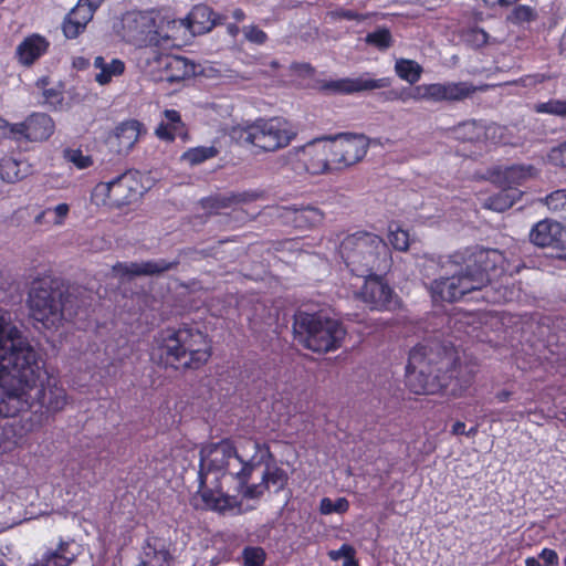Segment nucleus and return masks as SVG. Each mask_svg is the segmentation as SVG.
I'll list each match as a JSON object with an SVG mask.
<instances>
[{"label":"nucleus","instance_id":"54","mask_svg":"<svg viewBox=\"0 0 566 566\" xmlns=\"http://www.w3.org/2000/svg\"><path fill=\"white\" fill-rule=\"evenodd\" d=\"M9 138L17 142V134L14 124L9 123L7 119L0 117V139Z\"/></svg>","mask_w":566,"mask_h":566},{"label":"nucleus","instance_id":"45","mask_svg":"<svg viewBox=\"0 0 566 566\" xmlns=\"http://www.w3.org/2000/svg\"><path fill=\"white\" fill-rule=\"evenodd\" d=\"M241 557L243 566H263L266 553L261 546H245Z\"/></svg>","mask_w":566,"mask_h":566},{"label":"nucleus","instance_id":"60","mask_svg":"<svg viewBox=\"0 0 566 566\" xmlns=\"http://www.w3.org/2000/svg\"><path fill=\"white\" fill-rule=\"evenodd\" d=\"M512 396V392L509 390H501L496 394V399L499 402H506Z\"/></svg>","mask_w":566,"mask_h":566},{"label":"nucleus","instance_id":"43","mask_svg":"<svg viewBox=\"0 0 566 566\" xmlns=\"http://www.w3.org/2000/svg\"><path fill=\"white\" fill-rule=\"evenodd\" d=\"M388 240L391 247L397 251L405 252L409 249V232L401 229L399 226H396L395 228L392 224L389 226Z\"/></svg>","mask_w":566,"mask_h":566},{"label":"nucleus","instance_id":"21","mask_svg":"<svg viewBox=\"0 0 566 566\" xmlns=\"http://www.w3.org/2000/svg\"><path fill=\"white\" fill-rule=\"evenodd\" d=\"M179 260L166 261L164 259L157 261L137 262H117L113 265V273L116 276H140V275H155L176 269L179 265Z\"/></svg>","mask_w":566,"mask_h":566},{"label":"nucleus","instance_id":"28","mask_svg":"<svg viewBox=\"0 0 566 566\" xmlns=\"http://www.w3.org/2000/svg\"><path fill=\"white\" fill-rule=\"evenodd\" d=\"M165 120L161 122L155 133L164 142H174L176 137H187V127L181 119V115L176 109L164 111Z\"/></svg>","mask_w":566,"mask_h":566},{"label":"nucleus","instance_id":"62","mask_svg":"<svg viewBox=\"0 0 566 566\" xmlns=\"http://www.w3.org/2000/svg\"><path fill=\"white\" fill-rule=\"evenodd\" d=\"M228 33L235 38L240 33V28L237 25V23H229L227 27Z\"/></svg>","mask_w":566,"mask_h":566},{"label":"nucleus","instance_id":"4","mask_svg":"<svg viewBox=\"0 0 566 566\" xmlns=\"http://www.w3.org/2000/svg\"><path fill=\"white\" fill-rule=\"evenodd\" d=\"M405 382L416 395L462 397L474 382V373L462 366L452 346H415L406 366Z\"/></svg>","mask_w":566,"mask_h":566},{"label":"nucleus","instance_id":"56","mask_svg":"<svg viewBox=\"0 0 566 566\" xmlns=\"http://www.w3.org/2000/svg\"><path fill=\"white\" fill-rule=\"evenodd\" d=\"M340 552H345L347 554L343 566H358V562L355 558V551L350 545L343 544L340 546Z\"/></svg>","mask_w":566,"mask_h":566},{"label":"nucleus","instance_id":"11","mask_svg":"<svg viewBox=\"0 0 566 566\" xmlns=\"http://www.w3.org/2000/svg\"><path fill=\"white\" fill-rule=\"evenodd\" d=\"M334 171L345 170L364 159L369 140L363 134L339 133L325 135Z\"/></svg>","mask_w":566,"mask_h":566},{"label":"nucleus","instance_id":"36","mask_svg":"<svg viewBox=\"0 0 566 566\" xmlns=\"http://www.w3.org/2000/svg\"><path fill=\"white\" fill-rule=\"evenodd\" d=\"M422 71V66L413 60L398 59L395 63L397 76L410 85L416 84L420 80Z\"/></svg>","mask_w":566,"mask_h":566},{"label":"nucleus","instance_id":"33","mask_svg":"<svg viewBox=\"0 0 566 566\" xmlns=\"http://www.w3.org/2000/svg\"><path fill=\"white\" fill-rule=\"evenodd\" d=\"M94 66L101 70L95 76L96 82L101 85L108 84L113 77L120 76L125 72V63L119 59L106 62L103 56H96Z\"/></svg>","mask_w":566,"mask_h":566},{"label":"nucleus","instance_id":"52","mask_svg":"<svg viewBox=\"0 0 566 566\" xmlns=\"http://www.w3.org/2000/svg\"><path fill=\"white\" fill-rule=\"evenodd\" d=\"M549 78L551 76L547 74L534 73L521 76L517 81H515V83L525 87H533L546 82Z\"/></svg>","mask_w":566,"mask_h":566},{"label":"nucleus","instance_id":"64","mask_svg":"<svg viewBox=\"0 0 566 566\" xmlns=\"http://www.w3.org/2000/svg\"><path fill=\"white\" fill-rule=\"evenodd\" d=\"M78 2L87 3V6H90V8H92L94 11H96V9L101 6L103 0H78Z\"/></svg>","mask_w":566,"mask_h":566},{"label":"nucleus","instance_id":"15","mask_svg":"<svg viewBox=\"0 0 566 566\" xmlns=\"http://www.w3.org/2000/svg\"><path fill=\"white\" fill-rule=\"evenodd\" d=\"M17 142H46L55 132L53 118L42 112H33L23 122L14 123Z\"/></svg>","mask_w":566,"mask_h":566},{"label":"nucleus","instance_id":"61","mask_svg":"<svg viewBox=\"0 0 566 566\" xmlns=\"http://www.w3.org/2000/svg\"><path fill=\"white\" fill-rule=\"evenodd\" d=\"M232 18L235 20V22H242L245 19V12L237 8L232 11Z\"/></svg>","mask_w":566,"mask_h":566},{"label":"nucleus","instance_id":"23","mask_svg":"<svg viewBox=\"0 0 566 566\" xmlns=\"http://www.w3.org/2000/svg\"><path fill=\"white\" fill-rule=\"evenodd\" d=\"M287 481V473L282 468L274 467L270 469L268 464L266 469L262 472L261 481L252 483L247 489L245 499L260 500L271 485L275 488V492H280L286 486Z\"/></svg>","mask_w":566,"mask_h":566},{"label":"nucleus","instance_id":"39","mask_svg":"<svg viewBox=\"0 0 566 566\" xmlns=\"http://www.w3.org/2000/svg\"><path fill=\"white\" fill-rule=\"evenodd\" d=\"M63 158L81 170L90 168L94 164L92 156L84 155L81 148L66 147L63 150Z\"/></svg>","mask_w":566,"mask_h":566},{"label":"nucleus","instance_id":"1","mask_svg":"<svg viewBox=\"0 0 566 566\" xmlns=\"http://www.w3.org/2000/svg\"><path fill=\"white\" fill-rule=\"evenodd\" d=\"M6 323L0 316V417L14 418L20 412L54 413L66 405V392L54 375L44 368L42 359L18 329L4 335Z\"/></svg>","mask_w":566,"mask_h":566},{"label":"nucleus","instance_id":"5","mask_svg":"<svg viewBox=\"0 0 566 566\" xmlns=\"http://www.w3.org/2000/svg\"><path fill=\"white\" fill-rule=\"evenodd\" d=\"M212 355L208 335L199 328L184 324L160 329L153 339L150 357L165 368L197 370Z\"/></svg>","mask_w":566,"mask_h":566},{"label":"nucleus","instance_id":"57","mask_svg":"<svg viewBox=\"0 0 566 566\" xmlns=\"http://www.w3.org/2000/svg\"><path fill=\"white\" fill-rule=\"evenodd\" d=\"M553 158L558 160L563 167H566V142L553 150Z\"/></svg>","mask_w":566,"mask_h":566},{"label":"nucleus","instance_id":"38","mask_svg":"<svg viewBox=\"0 0 566 566\" xmlns=\"http://www.w3.org/2000/svg\"><path fill=\"white\" fill-rule=\"evenodd\" d=\"M22 163L13 157H3L0 159V178L9 184L21 180L25 174L21 170Z\"/></svg>","mask_w":566,"mask_h":566},{"label":"nucleus","instance_id":"6","mask_svg":"<svg viewBox=\"0 0 566 566\" xmlns=\"http://www.w3.org/2000/svg\"><path fill=\"white\" fill-rule=\"evenodd\" d=\"M28 304L32 318L46 328L59 327L62 321H72L78 313L77 298L63 282L52 275H43L32 282Z\"/></svg>","mask_w":566,"mask_h":566},{"label":"nucleus","instance_id":"16","mask_svg":"<svg viewBox=\"0 0 566 566\" xmlns=\"http://www.w3.org/2000/svg\"><path fill=\"white\" fill-rule=\"evenodd\" d=\"M386 273H374L371 275H357L364 279V285L359 292L361 301L370 306L371 310H387L391 304L392 290L384 281Z\"/></svg>","mask_w":566,"mask_h":566},{"label":"nucleus","instance_id":"37","mask_svg":"<svg viewBox=\"0 0 566 566\" xmlns=\"http://www.w3.org/2000/svg\"><path fill=\"white\" fill-rule=\"evenodd\" d=\"M219 155V149L214 146H198L187 149L181 159L191 166L202 164Z\"/></svg>","mask_w":566,"mask_h":566},{"label":"nucleus","instance_id":"26","mask_svg":"<svg viewBox=\"0 0 566 566\" xmlns=\"http://www.w3.org/2000/svg\"><path fill=\"white\" fill-rule=\"evenodd\" d=\"M155 15L156 44H154V49H157L164 43L177 40L181 30H188L185 19H176L171 14L161 13L160 11H155Z\"/></svg>","mask_w":566,"mask_h":566},{"label":"nucleus","instance_id":"7","mask_svg":"<svg viewBox=\"0 0 566 566\" xmlns=\"http://www.w3.org/2000/svg\"><path fill=\"white\" fill-rule=\"evenodd\" d=\"M349 272L357 275L387 273L392 266L391 251L385 240L368 231L346 235L338 249Z\"/></svg>","mask_w":566,"mask_h":566},{"label":"nucleus","instance_id":"55","mask_svg":"<svg viewBox=\"0 0 566 566\" xmlns=\"http://www.w3.org/2000/svg\"><path fill=\"white\" fill-rule=\"evenodd\" d=\"M333 15L338 19L354 21L359 19V13L355 10L339 8L333 12Z\"/></svg>","mask_w":566,"mask_h":566},{"label":"nucleus","instance_id":"14","mask_svg":"<svg viewBox=\"0 0 566 566\" xmlns=\"http://www.w3.org/2000/svg\"><path fill=\"white\" fill-rule=\"evenodd\" d=\"M155 23L154 10L128 11L122 17L120 35L127 43L154 49V44H156Z\"/></svg>","mask_w":566,"mask_h":566},{"label":"nucleus","instance_id":"8","mask_svg":"<svg viewBox=\"0 0 566 566\" xmlns=\"http://www.w3.org/2000/svg\"><path fill=\"white\" fill-rule=\"evenodd\" d=\"M296 136L293 125L282 117H260L244 125L233 126L230 130L231 139L238 145L253 147L262 153L285 148Z\"/></svg>","mask_w":566,"mask_h":566},{"label":"nucleus","instance_id":"2","mask_svg":"<svg viewBox=\"0 0 566 566\" xmlns=\"http://www.w3.org/2000/svg\"><path fill=\"white\" fill-rule=\"evenodd\" d=\"M251 454L240 453L234 442L221 439L200 451L195 506L220 515L243 513V500L253 472L274 461L266 442L251 440Z\"/></svg>","mask_w":566,"mask_h":566},{"label":"nucleus","instance_id":"13","mask_svg":"<svg viewBox=\"0 0 566 566\" xmlns=\"http://www.w3.org/2000/svg\"><path fill=\"white\" fill-rule=\"evenodd\" d=\"M293 168L310 175L334 172L325 136L316 137L293 151Z\"/></svg>","mask_w":566,"mask_h":566},{"label":"nucleus","instance_id":"47","mask_svg":"<svg viewBox=\"0 0 566 566\" xmlns=\"http://www.w3.org/2000/svg\"><path fill=\"white\" fill-rule=\"evenodd\" d=\"M94 13L95 11L90 8L87 3L77 2V4L66 14V17L87 25L88 22L93 19Z\"/></svg>","mask_w":566,"mask_h":566},{"label":"nucleus","instance_id":"3","mask_svg":"<svg viewBox=\"0 0 566 566\" xmlns=\"http://www.w3.org/2000/svg\"><path fill=\"white\" fill-rule=\"evenodd\" d=\"M451 259L453 263L462 266L461 271L431 282L433 300L449 303L474 300L491 304L512 301L513 290L493 282V277L505 272V258L501 251L469 247L455 252Z\"/></svg>","mask_w":566,"mask_h":566},{"label":"nucleus","instance_id":"18","mask_svg":"<svg viewBox=\"0 0 566 566\" xmlns=\"http://www.w3.org/2000/svg\"><path fill=\"white\" fill-rule=\"evenodd\" d=\"M391 77L371 78L368 73H365L358 77L339 78L325 82L322 87L325 91L337 94H354L364 91L387 88L391 85Z\"/></svg>","mask_w":566,"mask_h":566},{"label":"nucleus","instance_id":"44","mask_svg":"<svg viewBox=\"0 0 566 566\" xmlns=\"http://www.w3.org/2000/svg\"><path fill=\"white\" fill-rule=\"evenodd\" d=\"M545 205L553 213H563L566 219V189H557L545 197Z\"/></svg>","mask_w":566,"mask_h":566},{"label":"nucleus","instance_id":"63","mask_svg":"<svg viewBox=\"0 0 566 566\" xmlns=\"http://www.w3.org/2000/svg\"><path fill=\"white\" fill-rule=\"evenodd\" d=\"M539 559H541L539 556L538 557L530 556L525 559V566H542Z\"/></svg>","mask_w":566,"mask_h":566},{"label":"nucleus","instance_id":"51","mask_svg":"<svg viewBox=\"0 0 566 566\" xmlns=\"http://www.w3.org/2000/svg\"><path fill=\"white\" fill-rule=\"evenodd\" d=\"M86 27V24L81 23L78 21H74L65 15L62 23V31L66 39L72 40L76 39L80 34H82L85 31Z\"/></svg>","mask_w":566,"mask_h":566},{"label":"nucleus","instance_id":"46","mask_svg":"<svg viewBox=\"0 0 566 566\" xmlns=\"http://www.w3.org/2000/svg\"><path fill=\"white\" fill-rule=\"evenodd\" d=\"M349 510V502L345 497H338L336 501L329 497H323L319 502V512L324 515L332 513L344 514Z\"/></svg>","mask_w":566,"mask_h":566},{"label":"nucleus","instance_id":"49","mask_svg":"<svg viewBox=\"0 0 566 566\" xmlns=\"http://www.w3.org/2000/svg\"><path fill=\"white\" fill-rule=\"evenodd\" d=\"M49 210V221L48 223L52 226H62L64 224L69 213H70V206L65 202L59 203L54 208H48Z\"/></svg>","mask_w":566,"mask_h":566},{"label":"nucleus","instance_id":"20","mask_svg":"<svg viewBox=\"0 0 566 566\" xmlns=\"http://www.w3.org/2000/svg\"><path fill=\"white\" fill-rule=\"evenodd\" d=\"M485 86H474L470 82H449L426 84V101L432 102H459L470 97L478 90Z\"/></svg>","mask_w":566,"mask_h":566},{"label":"nucleus","instance_id":"19","mask_svg":"<svg viewBox=\"0 0 566 566\" xmlns=\"http://www.w3.org/2000/svg\"><path fill=\"white\" fill-rule=\"evenodd\" d=\"M530 240L541 248L566 250V227L549 219L541 220L530 231Z\"/></svg>","mask_w":566,"mask_h":566},{"label":"nucleus","instance_id":"50","mask_svg":"<svg viewBox=\"0 0 566 566\" xmlns=\"http://www.w3.org/2000/svg\"><path fill=\"white\" fill-rule=\"evenodd\" d=\"M464 40L473 48H482L489 41V34L480 28H472L464 34Z\"/></svg>","mask_w":566,"mask_h":566},{"label":"nucleus","instance_id":"31","mask_svg":"<svg viewBox=\"0 0 566 566\" xmlns=\"http://www.w3.org/2000/svg\"><path fill=\"white\" fill-rule=\"evenodd\" d=\"M521 196L522 191L518 188L501 187L499 192L486 199L484 207L493 211L503 212L518 201Z\"/></svg>","mask_w":566,"mask_h":566},{"label":"nucleus","instance_id":"30","mask_svg":"<svg viewBox=\"0 0 566 566\" xmlns=\"http://www.w3.org/2000/svg\"><path fill=\"white\" fill-rule=\"evenodd\" d=\"M532 166L512 165L494 175V181L501 187L521 186L528 177L532 176Z\"/></svg>","mask_w":566,"mask_h":566},{"label":"nucleus","instance_id":"9","mask_svg":"<svg viewBox=\"0 0 566 566\" xmlns=\"http://www.w3.org/2000/svg\"><path fill=\"white\" fill-rule=\"evenodd\" d=\"M293 328L303 345L316 353L336 350L346 336V329L339 321L319 313H296Z\"/></svg>","mask_w":566,"mask_h":566},{"label":"nucleus","instance_id":"27","mask_svg":"<svg viewBox=\"0 0 566 566\" xmlns=\"http://www.w3.org/2000/svg\"><path fill=\"white\" fill-rule=\"evenodd\" d=\"M185 22L190 33L203 34L219 24V19L209 6L199 3L192 7L185 18Z\"/></svg>","mask_w":566,"mask_h":566},{"label":"nucleus","instance_id":"17","mask_svg":"<svg viewBox=\"0 0 566 566\" xmlns=\"http://www.w3.org/2000/svg\"><path fill=\"white\" fill-rule=\"evenodd\" d=\"M82 546L73 537H59L55 548H49L42 557L29 566H71L82 554ZM0 566H6L2 562Z\"/></svg>","mask_w":566,"mask_h":566},{"label":"nucleus","instance_id":"59","mask_svg":"<svg viewBox=\"0 0 566 566\" xmlns=\"http://www.w3.org/2000/svg\"><path fill=\"white\" fill-rule=\"evenodd\" d=\"M452 434L462 436L465 434V423L463 421H455L451 429Z\"/></svg>","mask_w":566,"mask_h":566},{"label":"nucleus","instance_id":"42","mask_svg":"<svg viewBox=\"0 0 566 566\" xmlns=\"http://www.w3.org/2000/svg\"><path fill=\"white\" fill-rule=\"evenodd\" d=\"M366 43L377 48L380 51H385L392 45V36L388 29L381 28L374 32H369L365 39Z\"/></svg>","mask_w":566,"mask_h":566},{"label":"nucleus","instance_id":"25","mask_svg":"<svg viewBox=\"0 0 566 566\" xmlns=\"http://www.w3.org/2000/svg\"><path fill=\"white\" fill-rule=\"evenodd\" d=\"M50 42L39 33H33L23 39L17 46L15 56L23 66L33 65L40 57L49 51Z\"/></svg>","mask_w":566,"mask_h":566},{"label":"nucleus","instance_id":"32","mask_svg":"<svg viewBox=\"0 0 566 566\" xmlns=\"http://www.w3.org/2000/svg\"><path fill=\"white\" fill-rule=\"evenodd\" d=\"M384 102H402L426 99V84L412 87H397L384 91L379 94Z\"/></svg>","mask_w":566,"mask_h":566},{"label":"nucleus","instance_id":"40","mask_svg":"<svg viewBox=\"0 0 566 566\" xmlns=\"http://www.w3.org/2000/svg\"><path fill=\"white\" fill-rule=\"evenodd\" d=\"M537 19V12L530 6L518 4L507 15V21L515 25L530 23Z\"/></svg>","mask_w":566,"mask_h":566},{"label":"nucleus","instance_id":"12","mask_svg":"<svg viewBox=\"0 0 566 566\" xmlns=\"http://www.w3.org/2000/svg\"><path fill=\"white\" fill-rule=\"evenodd\" d=\"M144 54L146 64L156 81L175 83L196 73V65L184 56L161 53L157 49H147Z\"/></svg>","mask_w":566,"mask_h":566},{"label":"nucleus","instance_id":"53","mask_svg":"<svg viewBox=\"0 0 566 566\" xmlns=\"http://www.w3.org/2000/svg\"><path fill=\"white\" fill-rule=\"evenodd\" d=\"M539 558L543 560V566H559V558L555 549L545 547L539 553Z\"/></svg>","mask_w":566,"mask_h":566},{"label":"nucleus","instance_id":"34","mask_svg":"<svg viewBox=\"0 0 566 566\" xmlns=\"http://www.w3.org/2000/svg\"><path fill=\"white\" fill-rule=\"evenodd\" d=\"M452 132L454 138L462 143H476L485 135L484 126L474 119L460 123Z\"/></svg>","mask_w":566,"mask_h":566},{"label":"nucleus","instance_id":"41","mask_svg":"<svg viewBox=\"0 0 566 566\" xmlns=\"http://www.w3.org/2000/svg\"><path fill=\"white\" fill-rule=\"evenodd\" d=\"M533 109L538 114H549L566 118V98H551L547 102L535 104Z\"/></svg>","mask_w":566,"mask_h":566},{"label":"nucleus","instance_id":"48","mask_svg":"<svg viewBox=\"0 0 566 566\" xmlns=\"http://www.w3.org/2000/svg\"><path fill=\"white\" fill-rule=\"evenodd\" d=\"M242 32L244 39L252 44L263 45L269 39L268 34L255 24L243 27Z\"/></svg>","mask_w":566,"mask_h":566},{"label":"nucleus","instance_id":"22","mask_svg":"<svg viewBox=\"0 0 566 566\" xmlns=\"http://www.w3.org/2000/svg\"><path fill=\"white\" fill-rule=\"evenodd\" d=\"M259 198V193L255 191H242V192H226L214 193L205 197L200 200L202 209L209 213H219L220 210L227 208H235L241 205L250 203Z\"/></svg>","mask_w":566,"mask_h":566},{"label":"nucleus","instance_id":"58","mask_svg":"<svg viewBox=\"0 0 566 566\" xmlns=\"http://www.w3.org/2000/svg\"><path fill=\"white\" fill-rule=\"evenodd\" d=\"M49 210L48 208L42 210L41 212H39L35 218H34V222L35 224H39V226H42V224H49L48 221L50 219L49 217Z\"/></svg>","mask_w":566,"mask_h":566},{"label":"nucleus","instance_id":"24","mask_svg":"<svg viewBox=\"0 0 566 566\" xmlns=\"http://www.w3.org/2000/svg\"><path fill=\"white\" fill-rule=\"evenodd\" d=\"M175 558L166 544L159 538L145 539L136 566H174Z\"/></svg>","mask_w":566,"mask_h":566},{"label":"nucleus","instance_id":"35","mask_svg":"<svg viewBox=\"0 0 566 566\" xmlns=\"http://www.w3.org/2000/svg\"><path fill=\"white\" fill-rule=\"evenodd\" d=\"M139 122L132 119L120 123L115 130L119 146L130 149L139 138Z\"/></svg>","mask_w":566,"mask_h":566},{"label":"nucleus","instance_id":"29","mask_svg":"<svg viewBox=\"0 0 566 566\" xmlns=\"http://www.w3.org/2000/svg\"><path fill=\"white\" fill-rule=\"evenodd\" d=\"M287 213H292L291 218L295 228L308 229L314 228L323 222L324 213L316 207H287L285 208Z\"/></svg>","mask_w":566,"mask_h":566},{"label":"nucleus","instance_id":"10","mask_svg":"<svg viewBox=\"0 0 566 566\" xmlns=\"http://www.w3.org/2000/svg\"><path fill=\"white\" fill-rule=\"evenodd\" d=\"M142 195L136 172L127 170L109 181H101L92 190V201L96 206L122 208L137 200Z\"/></svg>","mask_w":566,"mask_h":566}]
</instances>
